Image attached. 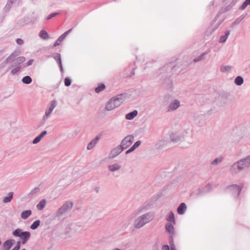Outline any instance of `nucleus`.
Here are the masks:
<instances>
[{
    "instance_id": "obj_10",
    "label": "nucleus",
    "mask_w": 250,
    "mask_h": 250,
    "mask_svg": "<svg viewBox=\"0 0 250 250\" xmlns=\"http://www.w3.org/2000/svg\"><path fill=\"white\" fill-rule=\"evenodd\" d=\"M228 189L234 197H238L242 190V188L237 185H232L230 186Z\"/></svg>"
},
{
    "instance_id": "obj_36",
    "label": "nucleus",
    "mask_w": 250,
    "mask_h": 250,
    "mask_svg": "<svg viewBox=\"0 0 250 250\" xmlns=\"http://www.w3.org/2000/svg\"><path fill=\"white\" fill-rule=\"evenodd\" d=\"M105 88V86L104 84L101 83L98 85V87L95 88V91L97 93H99Z\"/></svg>"
},
{
    "instance_id": "obj_47",
    "label": "nucleus",
    "mask_w": 250,
    "mask_h": 250,
    "mask_svg": "<svg viewBox=\"0 0 250 250\" xmlns=\"http://www.w3.org/2000/svg\"><path fill=\"white\" fill-rule=\"evenodd\" d=\"M21 242L20 241L17 242L16 245L12 250H19L20 248Z\"/></svg>"
},
{
    "instance_id": "obj_3",
    "label": "nucleus",
    "mask_w": 250,
    "mask_h": 250,
    "mask_svg": "<svg viewBox=\"0 0 250 250\" xmlns=\"http://www.w3.org/2000/svg\"><path fill=\"white\" fill-rule=\"evenodd\" d=\"M154 218L152 212H149L145 213L138 217L134 221V227L135 229H140L146 224L151 221Z\"/></svg>"
},
{
    "instance_id": "obj_6",
    "label": "nucleus",
    "mask_w": 250,
    "mask_h": 250,
    "mask_svg": "<svg viewBox=\"0 0 250 250\" xmlns=\"http://www.w3.org/2000/svg\"><path fill=\"white\" fill-rule=\"evenodd\" d=\"M134 137L132 135H129L125 137L121 141L120 146L123 149H126L131 146L134 141Z\"/></svg>"
},
{
    "instance_id": "obj_42",
    "label": "nucleus",
    "mask_w": 250,
    "mask_h": 250,
    "mask_svg": "<svg viewBox=\"0 0 250 250\" xmlns=\"http://www.w3.org/2000/svg\"><path fill=\"white\" fill-rule=\"evenodd\" d=\"M205 55V53L202 54L198 57L194 59L193 61L195 62H198L201 61L203 59V57Z\"/></svg>"
},
{
    "instance_id": "obj_2",
    "label": "nucleus",
    "mask_w": 250,
    "mask_h": 250,
    "mask_svg": "<svg viewBox=\"0 0 250 250\" xmlns=\"http://www.w3.org/2000/svg\"><path fill=\"white\" fill-rule=\"evenodd\" d=\"M250 166V155L234 163L230 168V172L232 173H237L249 167Z\"/></svg>"
},
{
    "instance_id": "obj_8",
    "label": "nucleus",
    "mask_w": 250,
    "mask_h": 250,
    "mask_svg": "<svg viewBox=\"0 0 250 250\" xmlns=\"http://www.w3.org/2000/svg\"><path fill=\"white\" fill-rule=\"evenodd\" d=\"M56 106V102L55 100H53L51 102L48 108L46 109L45 114L43 117L42 120L43 122H45L50 117L51 114L53 111L54 108Z\"/></svg>"
},
{
    "instance_id": "obj_49",
    "label": "nucleus",
    "mask_w": 250,
    "mask_h": 250,
    "mask_svg": "<svg viewBox=\"0 0 250 250\" xmlns=\"http://www.w3.org/2000/svg\"><path fill=\"white\" fill-rule=\"evenodd\" d=\"M16 42L19 45H22L23 44L24 42L21 39L18 38L16 40Z\"/></svg>"
},
{
    "instance_id": "obj_1",
    "label": "nucleus",
    "mask_w": 250,
    "mask_h": 250,
    "mask_svg": "<svg viewBox=\"0 0 250 250\" xmlns=\"http://www.w3.org/2000/svg\"><path fill=\"white\" fill-rule=\"evenodd\" d=\"M126 98V93H122L111 98L105 105L106 111H111L119 107Z\"/></svg>"
},
{
    "instance_id": "obj_53",
    "label": "nucleus",
    "mask_w": 250,
    "mask_h": 250,
    "mask_svg": "<svg viewBox=\"0 0 250 250\" xmlns=\"http://www.w3.org/2000/svg\"><path fill=\"white\" fill-rule=\"evenodd\" d=\"M135 149L133 148L132 146H131L129 149L125 151V154H128L132 152H133Z\"/></svg>"
},
{
    "instance_id": "obj_63",
    "label": "nucleus",
    "mask_w": 250,
    "mask_h": 250,
    "mask_svg": "<svg viewBox=\"0 0 250 250\" xmlns=\"http://www.w3.org/2000/svg\"><path fill=\"white\" fill-rule=\"evenodd\" d=\"M21 250H25V249H22Z\"/></svg>"
},
{
    "instance_id": "obj_11",
    "label": "nucleus",
    "mask_w": 250,
    "mask_h": 250,
    "mask_svg": "<svg viewBox=\"0 0 250 250\" xmlns=\"http://www.w3.org/2000/svg\"><path fill=\"white\" fill-rule=\"evenodd\" d=\"M169 143V141L165 139H162L158 141L155 146L154 148L156 149L160 150L164 148H165L166 146H167Z\"/></svg>"
},
{
    "instance_id": "obj_57",
    "label": "nucleus",
    "mask_w": 250,
    "mask_h": 250,
    "mask_svg": "<svg viewBox=\"0 0 250 250\" xmlns=\"http://www.w3.org/2000/svg\"><path fill=\"white\" fill-rule=\"evenodd\" d=\"M170 248L171 250H176L175 247L173 243L170 244Z\"/></svg>"
},
{
    "instance_id": "obj_34",
    "label": "nucleus",
    "mask_w": 250,
    "mask_h": 250,
    "mask_svg": "<svg viewBox=\"0 0 250 250\" xmlns=\"http://www.w3.org/2000/svg\"><path fill=\"white\" fill-rule=\"evenodd\" d=\"M182 137L179 135H173L171 137V141L173 142L176 143L181 140Z\"/></svg>"
},
{
    "instance_id": "obj_43",
    "label": "nucleus",
    "mask_w": 250,
    "mask_h": 250,
    "mask_svg": "<svg viewBox=\"0 0 250 250\" xmlns=\"http://www.w3.org/2000/svg\"><path fill=\"white\" fill-rule=\"evenodd\" d=\"M141 143L142 142L141 141H138L136 142L132 146L133 147L134 149H135L136 148H137L138 146H140Z\"/></svg>"
},
{
    "instance_id": "obj_51",
    "label": "nucleus",
    "mask_w": 250,
    "mask_h": 250,
    "mask_svg": "<svg viewBox=\"0 0 250 250\" xmlns=\"http://www.w3.org/2000/svg\"><path fill=\"white\" fill-rule=\"evenodd\" d=\"M244 18L243 16H241L239 18H237L234 21V23L238 24Z\"/></svg>"
},
{
    "instance_id": "obj_56",
    "label": "nucleus",
    "mask_w": 250,
    "mask_h": 250,
    "mask_svg": "<svg viewBox=\"0 0 250 250\" xmlns=\"http://www.w3.org/2000/svg\"><path fill=\"white\" fill-rule=\"evenodd\" d=\"M71 30L72 29H70L66 32L63 33V39L68 34V33L71 31Z\"/></svg>"
},
{
    "instance_id": "obj_59",
    "label": "nucleus",
    "mask_w": 250,
    "mask_h": 250,
    "mask_svg": "<svg viewBox=\"0 0 250 250\" xmlns=\"http://www.w3.org/2000/svg\"><path fill=\"white\" fill-rule=\"evenodd\" d=\"M58 64L60 66V70H61V72H62L63 68H62V62H61V63H58Z\"/></svg>"
},
{
    "instance_id": "obj_21",
    "label": "nucleus",
    "mask_w": 250,
    "mask_h": 250,
    "mask_svg": "<svg viewBox=\"0 0 250 250\" xmlns=\"http://www.w3.org/2000/svg\"><path fill=\"white\" fill-rule=\"evenodd\" d=\"M166 220L168 221V222L172 223L175 224L176 223L175 216L173 212L172 211H170L169 214L167 215Z\"/></svg>"
},
{
    "instance_id": "obj_62",
    "label": "nucleus",
    "mask_w": 250,
    "mask_h": 250,
    "mask_svg": "<svg viewBox=\"0 0 250 250\" xmlns=\"http://www.w3.org/2000/svg\"><path fill=\"white\" fill-rule=\"evenodd\" d=\"M121 250V249H118V248H115V249H113V250Z\"/></svg>"
},
{
    "instance_id": "obj_23",
    "label": "nucleus",
    "mask_w": 250,
    "mask_h": 250,
    "mask_svg": "<svg viewBox=\"0 0 250 250\" xmlns=\"http://www.w3.org/2000/svg\"><path fill=\"white\" fill-rule=\"evenodd\" d=\"M52 57L55 60V61L57 62L58 63H61L62 62L61 60V56L60 53H54L51 56H48L47 57L48 58Z\"/></svg>"
},
{
    "instance_id": "obj_5",
    "label": "nucleus",
    "mask_w": 250,
    "mask_h": 250,
    "mask_svg": "<svg viewBox=\"0 0 250 250\" xmlns=\"http://www.w3.org/2000/svg\"><path fill=\"white\" fill-rule=\"evenodd\" d=\"M76 225L74 224H69L65 226L63 234L65 237H70L74 235L76 231Z\"/></svg>"
},
{
    "instance_id": "obj_30",
    "label": "nucleus",
    "mask_w": 250,
    "mask_h": 250,
    "mask_svg": "<svg viewBox=\"0 0 250 250\" xmlns=\"http://www.w3.org/2000/svg\"><path fill=\"white\" fill-rule=\"evenodd\" d=\"M39 36L43 40H47L49 38L47 32L44 30H42L40 31Z\"/></svg>"
},
{
    "instance_id": "obj_17",
    "label": "nucleus",
    "mask_w": 250,
    "mask_h": 250,
    "mask_svg": "<svg viewBox=\"0 0 250 250\" xmlns=\"http://www.w3.org/2000/svg\"><path fill=\"white\" fill-rule=\"evenodd\" d=\"M15 242V241L14 239H9L6 241L3 244L4 249L5 250H9Z\"/></svg>"
},
{
    "instance_id": "obj_37",
    "label": "nucleus",
    "mask_w": 250,
    "mask_h": 250,
    "mask_svg": "<svg viewBox=\"0 0 250 250\" xmlns=\"http://www.w3.org/2000/svg\"><path fill=\"white\" fill-rule=\"evenodd\" d=\"M40 220H36L35 221L31 226H30V228L32 229H37L38 228V227L40 226Z\"/></svg>"
},
{
    "instance_id": "obj_32",
    "label": "nucleus",
    "mask_w": 250,
    "mask_h": 250,
    "mask_svg": "<svg viewBox=\"0 0 250 250\" xmlns=\"http://www.w3.org/2000/svg\"><path fill=\"white\" fill-rule=\"evenodd\" d=\"M14 0H8L7 2L4 7L5 11H8L12 7L13 3L14 2Z\"/></svg>"
},
{
    "instance_id": "obj_28",
    "label": "nucleus",
    "mask_w": 250,
    "mask_h": 250,
    "mask_svg": "<svg viewBox=\"0 0 250 250\" xmlns=\"http://www.w3.org/2000/svg\"><path fill=\"white\" fill-rule=\"evenodd\" d=\"M13 194L14 193L12 192H9L8 194V196L5 197L3 199V202L4 203H7L10 202L13 198Z\"/></svg>"
},
{
    "instance_id": "obj_20",
    "label": "nucleus",
    "mask_w": 250,
    "mask_h": 250,
    "mask_svg": "<svg viewBox=\"0 0 250 250\" xmlns=\"http://www.w3.org/2000/svg\"><path fill=\"white\" fill-rule=\"evenodd\" d=\"M138 114V111L136 110H134L132 112H130L125 115V119L128 120H131L133 119Z\"/></svg>"
},
{
    "instance_id": "obj_22",
    "label": "nucleus",
    "mask_w": 250,
    "mask_h": 250,
    "mask_svg": "<svg viewBox=\"0 0 250 250\" xmlns=\"http://www.w3.org/2000/svg\"><path fill=\"white\" fill-rule=\"evenodd\" d=\"M40 188L39 187H36L34 188L28 194V196L30 198L35 197L37 194L39 192Z\"/></svg>"
},
{
    "instance_id": "obj_4",
    "label": "nucleus",
    "mask_w": 250,
    "mask_h": 250,
    "mask_svg": "<svg viewBox=\"0 0 250 250\" xmlns=\"http://www.w3.org/2000/svg\"><path fill=\"white\" fill-rule=\"evenodd\" d=\"M12 234L14 236L19 237L21 239V243L23 244H25L29 238L31 234L29 231H23L21 229H17L13 231Z\"/></svg>"
},
{
    "instance_id": "obj_26",
    "label": "nucleus",
    "mask_w": 250,
    "mask_h": 250,
    "mask_svg": "<svg viewBox=\"0 0 250 250\" xmlns=\"http://www.w3.org/2000/svg\"><path fill=\"white\" fill-rule=\"evenodd\" d=\"M32 213L31 210H26L22 211L21 213V218L23 219H26Z\"/></svg>"
},
{
    "instance_id": "obj_55",
    "label": "nucleus",
    "mask_w": 250,
    "mask_h": 250,
    "mask_svg": "<svg viewBox=\"0 0 250 250\" xmlns=\"http://www.w3.org/2000/svg\"><path fill=\"white\" fill-rule=\"evenodd\" d=\"M172 65V64L171 63H170L169 64H168L167 65V67L169 68L170 69H172L175 67V66Z\"/></svg>"
},
{
    "instance_id": "obj_12",
    "label": "nucleus",
    "mask_w": 250,
    "mask_h": 250,
    "mask_svg": "<svg viewBox=\"0 0 250 250\" xmlns=\"http://www.w3.org/2000/svg\"><path fill=\"white\" fill-rule=\"evenodd\" d=\"M180 106V103L178 100L172 101L168 107V111H172L175 110Z\"/></svg>"
},
{
    "instance_id": "obj_39",
    "label": "nucleus",
    "mask_w": 250,
    "mask_h": 250,
    "mask_svg": "<svg viewBox=\"0 0 250 250\" xmlns=\"http://www.w3.org/2000/svg\"><path fill=\"white\" fill-rule=\"evenodd\" d=\"M223 160V158L222 157H219L215 158L211 163V164L212 165L216 166L219 163H221Z\"/></svg>"
},
{
    "instance_id": "obj_18",
    "label": "nucleus",
    "mask_w": 250,
    "mask_h": 250,
    "mask_svg": "<svg viewBox=\"0 0 250 250\" xmlns=\"http://www.w3.org/2000/svg\"><path fill=\"white\" fill-rule=\"evenodd\" d=\"M25 60V59L24 57H19L18 58H16L15 62L12 63L11 65V67H15L16 66L19 65L23 62Z\"/></svg>"
},
{
    "instance_id": "obj_24",
    "label": "nucleus",
    "mask_w": 250,
    "mask_h": 250,
    "mask_svg": "<svg viewBox=\"0 0 250 250\" xmlns=\"http://www.w3.org/2000/svg\"><path fill=\"white\" fill-rule=\"evenodd\" d=\"M29 21V19L28 17H24L21 19H20L18 22V24L19 26H24V25L27 24Z\"/></svg>"
},
{
    "instance_id": "obj_40",
    "label": "nucleus",
    "mask_w": 250,
    "mask_h": 250,
    "mask_svg": "<svg viewBox=\"0 0 250 250\" xmlns=\"http://www.w3.org/2000/svg\"><path fill=\"white\" fill-rule=\"evenodd\" d=\"M62 42V35H61L58 40L55 42L54 46L56 47L60 45Z\"/></svg>"
},
{
    "instance_id": "obj_29",
    "label": "nucleus",
    "mask_w": 250,
    "mask_h": 250,
    "mask_svg": "<svg viewBox=\"0 0 250 250\" xmlns=\"http://www.w3.org/2000/svg\"><path fill=\"white\" fill-rule=\"evenodd\" d=\"M21 82L25 84H30L32 82V79L29 76H26L22 78Z\"/></svg>"
},
{
    "instance_id": "obj_44",
    "label": "nucleus",
    "mask_w": 250,
    "mask_h": 250,
    "mask_svg": "<svg viewBox=\"0 0 250 250\" xmlns=\"http://www.w3.org/2000/svg\"><path fill=\"white\" fill-rule=\"evenodd\" d=\"M41 138L39 137V136H37L33 140V144H36L40 142L41 140Z\"/></svg>"
},
{
    "instance_id": "obj_48",
    "label": "nucleus",
    "mask_w": 250,
    "mask_h": 250,
    "mask_svg": "<svg viewBox=\"0 0 250 250\" xmlns=\"http://www.w3.org/2000/svg\"><path fill=\"white\" fill-rule=\"evenodd\" d=\"M34 60L33 59H31L29 60L24 65V67L32 65L34 62Z\"/></svg>"
},
{
    "instance_id": "obj_16",
    "label": "nucleus",
    "mask_w": 250,
    "mask_h": 250,
    "mask_svg": "<svg viewBox=\"0 0 250 250\" xmlns=\"http://www.w3.org/2000/svg\"><path fill=\"white\" fill-rule=\"evenodd\" d=\"M100 138V137L99 136H97L95 138H94L88 144L87 149L88 150L92 149L96 145Z\"/></svg>"
},
{
    "instance_id": "obj_19",
    "label": "nucleus",
    "mask_w": 250,
    "mask_h": 250,
    "mask_svg": "<svg viewBox=\"0 0 250 250\" xmlns=\"http://www.w3.org/2000/svg\"><path fill=\"white\" fill-rule=\"evenodd\" d=\"M187 209V206L185 203H181L177 208V212L179 214H183Z\"/></svg>"
},
{
    "instance_id": "obj_45",
    "label": "nucleus",
    "mask_w": 250,
    "mask_h": 250,
    "mask_svg": "<svg viewBox=\"0 0 250 250\" xmlns=\"http://www.w3.org/2000/svg\"><path fill=\"white\" fill-rule=\"evenodd\" d=\"M58 14V13H52L51 14H50L49 15H48L47 16V17L46 18V20H50L51 19L55 17L56 16H57V15Z\"/></svg>"
},
{
    "instance_id": "obj_35",
    "label": "nucleus",
    "mask_w": 250,
    "mask_h": 250,
    "mask_svg": "<svg viewBox=\"0 0 250 250\" xmlns=\"http://www.w3.org/2000/svg\"><path fill=\"white\" fill-rule=\"evenodd\" d=\"M248 6H250V0H246L240 6L239 9L241 10H244Z\"/></svg>"
},
{
    "instance_id": "obj_25",
    "label": "nucleus",
    "mask_w": 250,
    "mask_h": 250,
    "mask_svg": "<svg viewBox=\"0 0 250 250\" xmlns=\"http://www.w3.org/2000/svg\"><path fill=\"white\" fill-rule=\"evenodd\" d=\"M230 34V31L228 30L226 31L225 32V34L224 35L221 36L219 39V42L220 43H224L225 42L226 40H227Z\"/></svg>"
},
{
    "instance_id": "obj_46",
    "label": "nucleus",
    "mask_w": 250,
    "mask_h": 250,
    "mask_svg": "<svg viewBox=\"0 0 250 250\" xmlns=\"http://www.w3.org/2000/svg\"><path fill=\"white\" fill-rule=\"evenodd\" d=\"M146 207H141L137 210V213H140L143 212L144 211L146 210Z\"/></svg>"
},
{
    "instance_id": "obj_61",
    "label": "nucleus",
    "mask_w": 250,
    "mask_h": 250,
    "mask_svg": "<svg viewBox=\"0 0 250 250\" xmlns=\"http://www.w3.org/2000/svg\"><path fill=\"white\" fill-rule=\"evenodd\" d=\"M134 70H135V69H134V68H133V70H132V72H131V75L129 76L130 77H131V76H133V75H134V74H135Z\"/></svg>"
},
{
    "instance_id": "obj_9",
    "label": "nucleus",
    "mask_w": 250,
    "mask_h": 250,
    "mask_svg": "<svg viewBox=\"0 0 250 250\" xmlns=\"http://www.w3.org/2000/svg\"><path fill=\"white\" fill-rule=\"evenodd\" d=\"M124 150L123 148L119 145L116 147L113 148L110 152L108 158L109 159H113L117 157Z\"/></svg>"
},
{
    "instance_id": "obj_14",
    "label": "nucleus",
    "mask_w": 250,
    "mask_h": 250,
    "mask_svg": "<svg viewBox=\"0 0 250 250\" xmlns=\"http://www.w3.org/2000/svg\"><path fill=\"white\" fill-rule=\"evenodd\" d=\"M73 206V202L70 201L66 202L63 204V213L71 210Z\"/></svg>"
},
{
    "instance_id": "obj_38",
    "label": "nucleus",
    "mask_w": 250,
    "mask_h": 250,
    "mask_svg": "<svg viewBox=\"0 0 250 250\" xmlns=\"http://www.w3.org/2000/svg\"><path fill=\"white\" fill-rule=\"evenodd\" d=\"M21 66H17L16 67L14 68L13 69H12L11 71V74H12L13 75L17 74L21 70Z\"/></svg>"
},
{
    "instance_id": "obj_52",
    "label": "nucleus",
    "mask_w": 250,
    "mask_h": 250,
    "mask_svg": "<svg viewBox=\"0 0 250 250\" xmlns=\"http://www.w3.org/2000/svg\"><path fill=\"white\" fill-rule=\"evenodd\" d=\"M47 131L44 130L39 135V137H40L41 139H42L46 134H47Z\"/></svg>"
},
{
    "instance_id": "obj_58",
    "label": "nucleus",
    "mask_w": 250,
    "mask_h": 250,
    "mask_svg": "<svg viewBox=\"0 0 250 250\" xmlns=\"http://www.w3.org/2000/svg\"><path fill=\"white\" fill-rule=\"evenodd\" d=\"M211 185L210 184H208L205 187V190L206 189H210L211 188Z\"/></svg>"
},
{
    "instance_id": "obj_27",
    "label": "nucleus",
    "mask_w": 250,
    "mask_h": 250,
    "mask_svg": "<svg viewBox=\"0 0 250 250\" xmlns=\"http://www.w3.org/2000/svg\"><path fill=\"white\" fill-rule=\"evenodd\" d=\"M244 83V79L242 76H237L234 80V83L236 85L240 86Z\"/></svg>"
},
{
    "instance_id": "obj_7",
    "label": "nucleus",
    "mask_w": 250,
    "mask_h": 250,
    "mask_svg": "<svg viewBox=\"0 0 250 250\" xmlns=\"http://www.w3.org/2000/svg\"><path fill=\"white\" fill-rule=\"evenodd\" d=\"M165 228L166 231L170 234L169 237V244L173 243V236L175 234L174 228L172 223L167 222L166 224Z\"/></svg>"
},
{
    "instance_id": "obj_33",
    "label": "nucleus",
    "mask_w": 250,
    "mask_h": 250,
    "mask_svg": "<svg viewBox=\"0 0 250 250\" xmlns=\"http://www.w3.org/2000/svg\"><path fill=\"white\" fill-rule=\"evenodd\" d=\"M232 67L230 65H224L220 67V71L223 73H227L231 70Z\"/></svg>"
},
{
    "instance_id": "obj_41",
    "label": "nucleus",
    "mask_w": 250,
    "mask_h": 250,
    "mask_svg": "<svg viewBox=\"0 0 250 250\" xmlns=\"http://www.w3.org/2000/svg\"><path fill=\"white\" fill-rule=\"evenodd\" d=\"M64 84L66 86H69L71 83V80L70 78L66 77L64 79Z\"/></svg>"
},
{
    "instance_id": "obj_64",
    "label": "nucleus",
    "mask_w": 250,
    "mask_h": 250,
    "mask_svg": "<svg viewBox=\"0 0 250 250\" xmlns=\"http://www.w3.org/2000/svg\"><path fill=\"white\" fill-rule=\"evenodd\" d=\"M16 0H14V1H15Z\"/></svg>"
},
{
    "instance_id": "obj_13",
    "label": "nucleus",
    "mask_w": 250,
    "mask_h": 250,
    "mask_svg": "<svg viewBox=\"0 0 250 250\" xmlns=\"http://www.w3.org/2000/svg\"><path fill=\"white\" fill-rule=\"evenodd\" d=\"M18 56V53L16 52H14L12 53L8 57L6 58V59L4 61V63L6 64L8 63H10L15 62V60L16 58Z\"/></svg>"
},
{
    "instance_id": "obj_15",
    "label": "nucleus",
    "mask_w": 250,
    "mask_h": 250,
    "mask_svg": "<svg viewBox=\"0 0 250 250\" xmlns=\"http://www.w3.org/2000/svg\"><path fill=\"white\" fill-rule=\"evenodd\" d=\"M122 167L118 163H114L108 166V169L110 172H115L119 170Z\"/></svg>"
},
{
    "instance_id": "obj_60",
    "label": "nucleus",
    "mask_w": 250,
    "mask_h": 250,
    "mask_svg": "<svg viewBox=\"0 0 250 250\" xmlns=\"http://www.w3.org/2000/svg\"><path fill=\"white\" fill-rule=\"evenodd\" d=\"M99 189H100V188L99 187H96L94 188V190L96 192H98L99 191Z\"/></svg>"
},
{
    "instance_id": "obj_31",
    "label": "nucleus",
    "mask_w": 250,
    "mask_h": 250,
    "mask_svg": "<svg viewBox=\"0 0 250 250\" xmlns=\"http://www.w3.org/2000/svg\"><path fill=\"white\" fill-rule=\"evenodd\" d=\"M45 205L46 200L45 199H42L37 205V208L39 210H41L44 208Z\"/></svg>"
},
{
    "instance_id": "obj_54",
    "label": "nucleus",
    "mask_w": 250,
    "mask_h": 250,
    "mask_svg": "<svg viewBox=\"0 0 250 250\" xmlns=\"http://www.w3.org/2000/svg\"><path fill=\"white\" fill-rule=\"evenodd\" d=\"M162 250H171L168 245H164L162 247Z\"/></svg>"
},
{
    "instance_id": "obj_50",
    "label": "nucleus",
    "mask_w": 250,
    "mask_h": 250,
    "mask_svg": "<svg viewBox=\"0 0 250 250\" xmlns=\"http://www.w3.org/2000/svg\"><path fill=\"white\" fill-rule=\"evenodd\" d=\"M62 214V207H61V208L59 209V210H58V212H57V216H61Z\"/></svg>"
}]
</instances>
